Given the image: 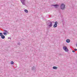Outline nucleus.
I'll return each mask as SVG.
<instances>
[{"instance_id":"nucleus-1","label":"nucleus","mask_w":77,"mask_h":77,"mask_svg":"<svg viewBox=\"0 0 77 77\" xmlns=\"http://www.w3.org/2000/svg\"><path fill=\"white\" fill-rule=\"evenodd\" d=\"M60 7L61 10H64L65 9V5L64 4H62L60 5Z\"/></svg>"},{"instance_id":"nucleus-2","label":"nucleus","mask_w":77,"mask_h":77,"mask_svg":"<svg viewBox=\"0 0 77 77\" xmlns=\"http://www.w3.org/2000/svg\"><path fill=\"white\" fill-rule=\"evenodd\" d=\"M63 48L64 50V51H69V50H68V49L66 46H65L63 47Z\"/></svg>"},{"instance_id":"nucleus-3","label":"nucleus","mask_w":77,"mask_h":77,"mask_svg":"<svg viewBox=\"0 0 77 77\" xmlns=\"http://www.w3.org/2000/svg\"><path fill=\"white\" fill-rule=\"evenodd\" d=\"M54 27L55 28H56V27H57V24H58V23L56 21L54 23Z\"/></svg>"},{"instance_id":"nucleus-4","label":"nucleus","mask_w":77,"mask_h":77,"mask_svg":"<svg viewBox=\"0 0 77 77\" xmlns=\"http://www.w3.org/2000/svg\"><path fill=\"white\" fill-rule=\"evenodd\" d=\"M20 1L23 5H25V3L24 2H25V0H20Z\"/></svg>"},{"instance_id":"nucleus-5","label":"nucleus","mask_w":77,"mask_h":77,"mask_svg":"<svg viewBox=\"0 0 77 77\" xmlns=\"http://www.w3.org/2000/svg\"><path fill=\"white\" fill-rule=\"evenodd\" d=\"M31 69L32 71H35V70H36V68H35V66H33V67H32Z\"/></svg>"},{"instance_id":"nucleus-6","label":"nucleus","mask_w":77,"mask_h":77,"mask_svg":"<svg viewBox=\"0 0 77 77\" xmlns=\"http://www.w3.org/2000/svg\"><path fill=\"white\" fill-rule=\"evenodd\" d=\"M59 5L57 4H56L55 5V9H57V8H58V7H59Z\"/></svg>"},{"instance_id":"nucleus-7","label":"nucleus","mask_w":77,"mask_h":77,"mask_svg":"<svg viewBox=\"0 0 77 77\" xmlns=\"http://www.w3.org/2000/svg\"><path fill=\"white\" fill-rule=\"evenodd\" d=\"M52 22H51L50 24L48 26L49 27H52Z\"/></svg>"},{"instance_id":"nucleus-8","label":"nucleus","mask_w":77,"mask_h":77,"mask_svg":"<svg viewBox=\"0 0 77 77\" xmlns=\"http://www.w3.org/2000/svg\"><path fill=\"white\" fill-rule=\"evenodd\" d=\"M66 42H67V43H69L70 42V40L69 39H67L66 40Z\"/></svg>"},{"instance_id":"nucleus-9","label":"nucleus","mask_w":77,"mask_h":77,"mask_svg":"<svg viewBox=\"0 0 77 77\" xmlns=\"http://www.w3.org/2000/svg\"><path fill=\"white\" fill-rule=\"evenodd\" d=\"M1 38H2V39H5V36L2 35L1 36Z\"/></svg>"},{"instance_id":"nucleus-10","label":"nucleus","mask_w":77,"mask_h":77,"mask_svg":"<svg viewBox=\"0 0 77 77\" xmlns=\"http://www.w3.org/2000/svg\"><path fill=\"white\" fill-rule=\"evenodd\" d=\"M53 69H57V67L54 66L53 67Z\"/></svg>"},{"instance_id":"nucleus-11","label":"nucleus","mask_w":77,"mask_h":77,"mask_svg":"<svg viewBox=\"0 0 77 77\" xmlns=\"http://www.w3.org/2000/svg\"><path fill=\"white\" fill-rule=\"evenodd\" d=\"M4 32L5 33H8V31H6V30H4Z\"/></svg>"},{"instance_id":"nucleus-12","label":"nucleus","mask_w":77,"mask_h":77,"mask_svg":"<svg viewBox=\"0 0 77 77\" xmlns=\"http://www.w3.org/2000/svg\"><path fill=\"white\" fill-rule=\"evenodd\" d=\"M24 11H25V12H26V13H27L28 12V10H27L26 9H25L24 10Z\"/></svg>"},{"instance_id":"nucleus-13","label":"nucleus","mask_w":77,"mask_h":77,"mask_svg":"<svg viewBox=\"0 0 77 77\" xmlns=\"http://www.w3.org/2000/svg\"><path fill=\"white\" fill-rule=\"evenodd\" d=\"M7 33L6 32H4L3 33V34L4 35H7Z\"/></svg>"},{"instance_id":"nucleus-14","label":"nucleus","mask_w":77,"mask_h":77,"mask_svg":"<svg viewBox=\"0 0 77 77\" xmlns=\"http://www.w3.org/2000/svg\"><path fill=\"white\" fill-rule=\"evenodd\" d=\"M50 24V22H47V24L48 26L49 24Z\"/></svg>"},{"instance_id":"nucleus-15","label":"nucleus","mask_w":77,"mask_h":77,"mask_svg":"<svg viewBox=\"0 0 77 77\" xmlns=\"http://www.w3.org/2000/svg\"><path fill=\"white\" fill-rule=\"evenodd\" d=\"M14 61H11V65H13V64H14Z\"/></svg>"},{"instance_id":"nucleus-16","label":"nucleus","mask_w":77,"mask_h":77,"mask_svg":"<svg viewBox=\"0 0 77 77\" xmlns=\"http://www.w3.org/2000/svg\"><path fill=\"white\" fill-rule=\"evenodd\" d=\"M3 35V33L2 32H0V36H2Z\"/></svg>"},{"instance_id":"nucleus-17","label":"nucleus","mask_w":77,"mask_h":77,"mask_svg":"<svg viewBox=\"0 0 77 77\" xmlns=\"http://www.w3.org/2000/svg\"><path fill=\"white\" fill-rule=\"evenodd\" d=\"M55 5H51V6H54V7H55Z\"/></svg>"},{"instance_id":"nucleus-18","label":"nucleus","mask_w":77,"mask_h":77,"mask_svg":"<svg viewBox=\"0 0 77 77\" xmlns=\"http://www.w3.org/2000/svg\"><path fill=\"white\" fill-rule=\"evenodd\" d=\"M17 44L18 45H20L21 43H18Z\"/></svg>"},{"instance_id":"nucleus-19","label":"nucleus","mask_w":77,"mask_h":77,"mask_svg":"<svg viewBox=\"0 0 77 77\" xmlns=\"http://www.w3.org/2000/svg\"><path fill=\"white\" fill-rule=\"evenodd\" d=\"M75 51H72V52L73 53H74Z\"/></svg>"},{"instance_id":"nucleus-20","label":"nucleus","mask_w":77,"mask_h":77,"mask_svg":"<svg viewBox=\"0 0 77 77\" xmlns=\"http://www.w3.org/2000/svg\"><path fill=\"white\" fill-rule=\"evenodd\" d=\"M74 50H75V51H77V49H76V48H75V49H74Z\"/></svg>"},{"instance_id":"nucleus-21","label":"nucleus","mask_w":77,"mask_h":77,"mask_svg":"<svg viewBox=\"0 0 77 77\" xmlns=\"http://www.w3.org/2000/svg\"><path fill=\"white\" fill-rule=\"evenodd\" d=\"M23 40H24V39H22L21 40H20V41H23Z\"/></svg>"},{"instance_id":"nucleus-22","label":"nucleus","mask_w":77,"mask_h":77,"mask_svg":"<svg viewBox=\"0 0 77 77\" xmlns=\"http://www.w3.org/2000/svg\"><path fill=\"white\" fill-rule=\"evenodd\" d=\"M8 39H11V38H10V37H8Z\"/></svg>"},{"instance_id":"nucleus-23","label":"nucleus","mask_w":77,"mask_h":77,"mask_svg":"<svg viewBox=\"0 0 77 77\" xmlns=\"http://www.w3.org/2000/svg\"><path fill=\"white\" fill-rule=\"evenodd\" d=\"M52 23H54V21H52Z\"/></svg>"}]
</instances>
